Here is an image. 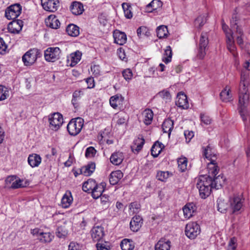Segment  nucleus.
<instances>
[{
    "label": "nucleus",
    "instance_id": "f257e3e1",
    "mask_svg": "<svg viewBox=\"0 0 250 250\" xmlns=\"http://www.w3.org/2000/svg\"><path fill=\"white\" fill-rule=\"evenodd\" d=\"M229 204V212L238 214L241 212L244 206V199L241 195L234 194L230 196L228 200Z\"/></svg>",
    "mask_w": 250,
    "mask_h": 250
},
{
    "label": "nucleus",
    "instance_id": "f03ea898",
    "mask_svg": "<svg viewBox=\"0 0 250 250\" xmlns=\"http://www.w3.org/2000/svg\"><path fill=\"white\" fill-rule=\"evenodd\" d=\"M222 26L223 30L226 34L228 49L234 57H236L238 56V53L236 50L233 33L224 21H222Z\"/></svg>",
    "mask_w": 250,
    "mask_h": 250
},
{
    "label": "nucleus",
    "instance_id": "7ed1b4c3",
    "mask_svg": "<svg viewBox=\"0 0 250 250\" xmlns=\"http://www.w3.org/2000/svg\"><path fill=\"white\" fill-rule=\"evenodd\" d=\"M42 56L41 51L33 48L27 51L22 57V61L25 66H31L36 61L37 58Z\"/></svg>",
    "mask_w": 250,
    "mask_h": 250
},
{
    "label": "nucleus",
    "instance_id": "20e7f679",
    "mask_svg": "<svg viewBox=\"0 0 250 250\" xmlns=\"http://www.w3.org/2000/svg\"><path fill=\"white\" fill-rule=\"evenodd\" d=\"M84 120L80 117L72 119L68 124L67 130L70 135L76 136L82 130L83 126Z\"/></svg>",
    "mask_w": 250,
    "mask_h": 250
},
{
    "label": "nucleus",
    "instance_id": "39448f33",
    "mask_svg": "<svg viewBox=\"0 0 250 250\" xmlns=\"http://www.w3.org/2000/svg\"><path fill=\"white\" fill-rule=\"evenodd\" d=\"M48 122L49 128L51 130L57 131L63 124V117L60 113H54L48 116Z\"/></svg>",
    "mask_w": 250,
    "mask_h": 250
},
{
    "label": "nucleus",
    "instance_id": "423d86ee",
    "mask_svg": "<svg viewBox=\"0 0 250 250\" xmlns=\"http://www.w3.org/2000/svg\"><path fill=\"white\" fill-rule=\"evenodd\" d=\"M201 232L200 226L194 222L188 223L185 228V234L189 239H195Z\"/></svg>",
    "mask_w": 250,
    "mask_h": 250
},
{
    "label": "nucleus",
    "instance_id": "0eeeda50",
    "mask_svg": "<svg viewBox=\"0 0 250 250\" xmlns=\"http://www.w3.org/2000/svg\"><path fill=\"white\" fill-rule=\"evenodd\" d=\"M208 43V38L207 33H202L200 37L199 46L196 54L197 59L203 60L205 58Z\"/></svg>",
    "mask_w": 250,
    "mask_h": 250
},
{
    "label": "nucleus",
    "instance_id": "6e6552de",
    "mask_svg": "<svg viewBox=\"0 0 250 250\" xmlns=\"http://www.w3.org/2000/svg\"><path fill=\"white\" fill-rule=\"evenodd\" d=\"M61 52L58 47H48L44 52L45 60L49 62H54L60 59Z\"/></svg>",
    "mask_w": 250,
    "mask_h": 250
},
{
    "label": "nucleus",
    "instance_id": "1a4fd4ad",
    "mask_svg": "<svg viewBox=\"0 0 250 250\" xmlns=\"http://www.w3.org/2000/svg\"><path fill=\"white\" fill-rule=\"evenodd\" d=\"M237 21L238 17L237 15L235 14H233L230 21V26L232 28L236 29V33L238 34L236 38V42L237 44L242 47L243 45V39L242 38L243 31L241 27L238 25Z\"/></svg>",
    "mask_w": 250,
    "mask_h": 250
},
{
    "label": "nucleus",
    "instance_id": "9d476101",
    "mask_svg": "<svg viewBox=\"0 0 250 250\" xmlns=\"http://www.w3.org/2000/svg\"><path fill=\"white\" fill-rule=\"evenodd\" d=\"M249 84V73L247 71L242 70L240 74L239 93H248V87Z\"/></svg>",
    "mask_w": 250,
    "mask_h": 250
},
{
    "label": "nucleus",
    "instance_id": "9b49d317",
    "mask_svg": "<svg viewBox=\"0 0 250 250\" xmlns=\"http://www.w3.org/2000/svg\"><path fill=\"white\" fill-rule=\"evenodd\" d=\"M21 11V6L20 4H13L6 8L5 16L9 20H15L20 15Z\"/></svg>",
    "mask_w": 250,
    "mask_h": 250
},
{
    "label": "nucleus",
    "instance_id": "f8f14e48",
    "mask_svg": "<svg viewBox=\"0 0 250 250\" xmlns=\"http://www.w3.org/2000/svg\"><path fill=\"white\" fill-rule=\"evenodd\" d=\"M43 8L48 12H54L59 7V0H41Z\"/></svg>",
    "mask_w": 250,
    "mask_h": 250
},
{
    "label": "nucleus",
    "instance_id": "ddd939ff",
    "mask_svg": "<svg viewBox=\"0 0 250 250\" xmlns=\"http://www.w3.org/2000/svg\"><path fill=\"white\" fill-rule=\"evenodd\" d=\"M90 233L93 240L95 242L99 241L104 235V228L101 226H94L91 229Z\"/></svg>",
    "mask_w": 250,
    "mask_h": 250
},
{
    "label": "nucleus",
    "instance_id": "4468645a",
    "mask_svg": "<svg viewBox=\"0 0 250 250\" xmlns=\"http://www.w3.org/2000/svg\"><path fill=\"white\" fill-rule=\"evenodd\" d=\"M175 104L178 107L182 109H186L189 107L187 97L185 93L182 92L177 94Z\"/></svg>",
    "mask_w": 250,
    "mask_h": 250
},
{
    "label": "nucleus",
    "instance_id": "2eb2a0df",
    "mask_svg": "<svg viewBox=\"0 0 250 250\" xmlns=\"http://www.w3.org/2000/svg\"><path fill=\"white\" fill-rule=\"evenodd\" d=\"M23 21L21 20H14L10 22L8 26L7 29L10 33L18 34L22 29Z\"/></svg>",
    "mask_w": 250,
    "mask_h": 250
},
{
    "label": "nucleus",
    "instance_id": "dca6fc26",
    "mask_svg": "<svg viewBox=\"0 0 250 250\" xmlns=\"http://www.w3.org/2000/svg\"><path fill=\"white\" fill-rule=\"evenodd\" d=\"M197 207L193 203L187 204L183 208V211L184 217L188 219L192 217L196 213Z\"/></svg>",
    "mask_w": 250,
    "mask_h": 250
},
{
    "label": "nucleus",
    "instance_id": "f3484780",
    "mask_svg": "<svg viewBox=\"0 0 250 250\" xmlns=\"http://www.w3.org/2000/svg\"><path fill=\"white\" fill-rule=\"evenodd\" d=\"M215 162V160H211L210 162L208 163V175L207 176L210 179L216 176L219 171V168Z\"/></svg>",
    "mask_w": 250,
    "mask_h": 250
},
{
    "label": "nucleus",
    "instance_id": "a211bd4d",
    "mask_svg": "<svg viewBox=\"0 0 250 250\" xmlns=\"http://www.w3.org/2000/svg\"><path fill=\"white\" fill-rule=\"evenodd\" d=\"M113 36L114 42L117 44L122 45L126 42L127 37L124 32L116 30L113 32Z\"/></svg>",
    "mask_w": 250,
    "mask_h": 250
},
{
    "label": "nucleus",
    "instance_id": "6ab92c4d",
    "mask_svg": "<svg viewBox=\"0 0 250 250\" xmlns=\"http://www.w3.org/2000/svg\"><path fill=\"white\" fill-rule=\"evenodd\" d=\"M125 156L124 153L120 151H116L113 153L110 157V162L115 166H119L122 164Z\"/></svg>",
    "mask_w": 250,
    "mask_h": 250
},
{
    "label": "nucleus",
    "instance_id": "aec40b11",
    "mask_svg": "<svg viewBox=\"0 0 250 250\" xmlns=\"http://www.w3.org/2000/svg\"><path fill=\"white\" fill-rule=\"evenodd\" d=\"M144 144L145 139L142 136L135 139L131 146L132 152L134 153H138L142 149Z\"/></svg>",
    "mask_w": 250,
    "mask_h": 250
},
{
    "label": "nucleus",
    "instance_id": "412c9836",
    "mask_svg": "<svg viewBox=\"0 0 250 250\" xmlns=\"http://www.w3.org/2000/svg\"><path fill=\"white\" fill-rule=\"evenodd\" d=\"M28 163L32 167H36L39 166L42 162V158L40 155L32 153L28 157Z\"/></svg>",
    "mask_w": 250,
    "mask_h": 250
},
{
    "label": "nucleus",
    "instance_id": "4be33fe9",
    "mask_svg": "<svg viewBox=\"0 0 250 250\" xmlns=\"http://www.w3.org/2000/svg\"><path fill=\"white\" fill-rule=\"evenodd\" d=\"M143 224V219L140 216H134L130 222V229L134 232L137 231L141 227Z\"/></svg>",
    "mask_w": 250,
    "mask_h": 250
},
{
    "label": "nucleus",
    "instance_id": "5701e85b",
    "mask_svg": "<svg viewBox=\"0 0 250 250\" xmlns=\"http://www.w3.org/2000/svg\"><path fill=\"white\" fill-rule=\"evenodd\" d=\"M171 242L167 239H161L155 246V250H170Z\"/></svg>",
    "mask_w": 250,
    "mask_h": 250
},
{
    "label": "nucleus",
    "instance_id": "b1692460",
    "mask_svg": "<svg viewBox=\"0 0 250 250\" xmlns=\"http://www.w3.org/2000/svg\"><path fill=\"white\" fill-rule=\"evenodd\" d=\"M239 114L245 125L248 126L250 123V112L247 107L238 108Z\"/></svg>",
    "mask_w": 250,
    "mask_h": 250
},
{
    "label": "nucleus",
    "instance_id": "393cba45",
    "mask_svg": "<svg viewBox=\"0 0 250 250\" xmlns=\"http://www.w3.org/2000/svg\"><path fill=\"white\" fill-rule=\"evenodd\" d=\"M71 12L75 15H79L82 14L84 11L83 4L78 1L73 2L70 7Z\"/></svg>",
    "mask_w": 250,
    "mask_h": 250
},
{
    "label": "nucleus",
    "instance_id": "a878e982",
    "mask_svg": "<svg viewBox=\"0 0 250 250\" xmlns=\"http://www.w3.org/2000/svg\"><path fill=\"white\" fill-rule=\"evenodd\" d=\"M106 184L104 182H102L98 185L96 187L91 191L92 197L94 199H98L101 197L104 190Z\"/></svg>",
    "mask_w": 250,
    "mask_h": 250
},
{
    "label": "nucleus",
    "instance_id": "bb28decb",
    "mask_svg": "<svg viewBox=\"0 0 250 250\" xmlns=\"http://www.w3.org/2000/svg\"><path fill=\"white\" fill-rule=\"evenodd\" d=\"M221 99L225 102H228L232 100V95L231 93L230 87L227 85L220 94Z\"/></svg>",
    "mask_w": 250,
    "mask_h": 250
},
{
    "label": "nucleus",
    "instance_id": "cd10ccee",
    "mask_svg": "<svg viewBox=\"0 0 250 250\" xmlns=\"http://www.w3.org/2000/svg\"><path fill=\"white\" fill-rule=\"evenodd\" d=\"M45 24L47 26L52 29H57L60 25L59 20L54 15L49 16L45 20Z\"/></svg>",
    "mask_w": 250,
    "mask_h": 250
},
{
    "label": "nucleus",
    "instance_id": "c85d7f7f",
    "mask_svg": "<svg viewBox=\"0 0 250 250\" xmlns=\"http://www.w3.org/2000/svg\"><path fill=\"white\" fill-rule=\"evenodd\" d=\"M72 201L73 197L71 192L69 191H67L62 198V207L63 208H68L72 204Z\"/></svg>",
    "mask_w": 250,
    "mask_h": 250
},
{
    "label": "nucleus",
    "instance_id": "c756f323",
    "mask_svg": "<svg viewBox=\"0 0 250 250\" xmlns=\"http://www.w3.org/2000/svg\"><path fill=\"white\" fill-rule=\"evenodd\" d=\"M211 186V179L207 177L206 175H201L197 179L196 187L197 188H201V187Z\"/></svg>",
    "mask_w": 250,
    "mask_h": 250
},
{
    "label": "nucleus",
    "instance_id": "7c9ffc66",
    "mask_svg": "<svg viewBox=\"0 0 250 250\" xmlns=\"http://www.w3.org/2000/svg\"><path fill=\"white\" fill-rule=\"evenodd\" d=\"M123 177V173L121 170H118L113 171L110 173L109 177V182L110 184L115 185L117 184L118 182Z\"/></svg>",
    "mask_w": 250,
    "mask_h": 250
},
{
    "label": "nucleus",
    "instance_id": "2f4dec72",
    "mask_svg": "<svg viewBox=\"0 0 250 250\" xmlns=\"http://www.w3.org/2000/svg\"><path fill=\"white\" fill-rule=\"evenodd\" d=\"M82 53L79 51H76L71 53L68 57L67 60L70 62V65L72 67L75 66L81 60Z\"/></svg>",
    "mask_w": 250,
    "mask_h": 250
},
{
    "label": "nucleus",
    "instance_id": "473e14b6",
    "mask_svg": "<svg viewBox=\"0 0 250 250\" xmlns=\"http://www.w3.org/2000/svg\"><path fill=\"white\" fill-rule=\"evenodd\" d=\"M124 98L121 94H118L110 97L109 103L111 107L114 109L117 108L119 104L122 103Z\"/></svg>",
    "mask_w": 250,
    "mask_h": 250
},
{
    "label": "nucleus",
    "instance_id": "72a5a7b5",
    "mask_svg": "<svg viewBox=\"0 0 250 250\" xmlns=\"http://www.w3.org/2000/svg\"><path fill=\"white\" fill-rule=\"evenodd\" d=\"M249 103V93H239L238 108L247 107Z\"/></svg>",
    "mask_w": 250,
    "mask_h": 250
},
{
    "label": "nucleus",
    "instance_id": "f704fd0d",
    "mask_svg": "<svg viewBox=\"0 0 250 250\" xmlns=\"http://www.w3.org/2000/svg\"><path fill=\"white\" fill-rule=\"evenodd\" d=\"M162 6V2L160 0H153L148 4L146 8L145 11L146 12L150 13L156 10Z\"/></svg>",
    "mask_w": 250,
    "mask_h": 250
},
{
    "label": "nucleus",
    "instance_id": "c9c22d12",
    "mask_svg": "<svg viewBox=\"0 0 250 250\" xmlns=\"http://www.w3.org/2000/svg\"><path fill=\"white\" fill-rule=\"evenodd\" d=\"M95 169V165L93 163H90L87 165L82 167L80 171L81 174L86 176H90L94 171Z\"/></svg>",
    "mask_w": 250,
    "mask_h": 250
},
{
    "label": "nucleus",
    "instance_id": "e433bc0d",
    "mask_svg": "<svg viewBox=\"0 0 250 250\" xmlns=\"http://www.w3.org/2000/svg\"><path fill=\"white\" fill-rule=\"evenodd\" d=\"M143 122L146 125L151 124L153 118V112L150 109H145L142 113Z\"/></svg>",
    "mask_w": 250,
    "mask_h": 250
},
{
    "label": "nucleus",
    "instance_id": "4c0bfd02",
    "mask_svg": "<svg viewBox=\"0 0 250 250\" xmlns=\"http://www.w3.org/2000/svg\"><path fill=\"white\" fill-rule=\"evenodd\" d=\"M97 185L95 180L89 179L83 184V190L85 192H91Z\"/></svg>",
    "mask_w": 250,
    "mask_h": 250
},
{
    "label": "nucleus",
    "instance_id": "58836bf2",
    "mask_svg": "<svg viewBox=\"0 0 250 250\" xmlns=\"http://www.w3.org/2000/svg\"><path fill=\"white\" fill-rule=\"evenodd\" d=\"M208 13H204L199 15L195 20L194 25L197 28H200L206 22Z\"/></svg>",
    "mask_w": 250,
    "mask_h": 250
},
{
    "label": "nucleus",
    "instance_id": "ea45409f",
    "mask_svg": "<svg viewBox=\"0 0 250 250\" xmlns=\"http://www.w3.org/2000/svg\"><path fill=\"white\" fill-rule=\"evenodd\" d=\"M218 210L221 213H225L227 210L229 211V204L221 198L217 200Z\"/></svg>",
    "mask_w": 250,
    "mask_h": 250
},
{
    "label": "nucleus",
    "instance_id": "a19ab883",
    "mask_svg": "<svg viewBox=\"0 0 250 250\" xmlns=\"http://www.w3.org/2000/svg\"><path fill=\"white\" fill-rule=\"evenodd\" d=\"M173 128V122L170 119H166L163 123L162 129L164 133H168V135Z\"/></svg>",
    "mask_w": 250,
    "mask_h": 250
},
{
    "label": "nucleus",
    "instance_id": "79ce46f5",
    "mask_svg": "<svg viewBox=\"0 0 250 250\" xmlns=\"http://www.w3.org/2000/svg\"><path fill=\"white\" fill-rule=\"evenodd\" d=\"M120 247L122 250H133L135 245L133 241L124 239L121 241Z\"/></svg>",
    "mask_w": 250,
    "mask_h": 250
},
{
    "label": "nucleus",
    "instance_id": "37998d69",
    "mask_svg": "<svg viewBox=\"0 0 250 250\" xmlns=\"http://www.w3.org/2000/svg\"><path fill=\"white\" fill-rule=\"evenodd\" d=\"M164 146L163 144L160 142H156L152 146L151 152L154 157H157L161 152Z\"/></svg>",
    "mask_w": 250,
    "mask_h": 250
},
{
    "label": "nucleus",
    "instance_id": "c03bdc74",
    "mask_svg": "<svg viewBox=\"0 0 250 250\" xmlns=\"http://www.w3.org/2000/svg\"><path fill=\"white\" fill-rule=\"evenodd\" d=\"M54 238V235L50 232H40L39 241L43 243L51 242Z\"/></svg>",
    "mask_w": 250,
    "mask_h": 250
},
{
    "label": "nucleus",
    "instance_id": "a18cd8bd",
    "mask_svg": "<svg viewBox=\"0 0 250 250\" xmlns=\"http://www.w3.org/2000/svg\"><path fill=\"white\" fill-rule=\"evenodd\" d=\"M66 31L67 34L72 37H77L80 34L79 27L74 24H69L66 27Z\"/></svg>",
    "mask_w": 250,
    "mask_h": 250
},
{
    "label": "nucleus",
    "instance_id": "49530a36",
    "mask_svg": "<svg viewBox=\"0 0 250 250\" xmlns=\"http://www.w3.org/2000/svg\"><path fill=\"white\" fill-rule=\"evenodd\" d=\"M224 178L222 176L218 175L211 178V187L212 188L219 189L221 187L222 183L224 182Z\"/></svg>",
    "mask_w": 250,
    "mask_h": 250
},
{
    "label": "nucleus",
    "instance_id": "de8ad7c7",
    "mask_svg": "<svg viewBox=\"0 0 250 250\" xmlns=\"http://www.w3.org/2000/svg\"><path fill=\"white\" fill-rule=\"evenodd\" d=\"M172 56V49L170 46H167L165 49L162 60L165 63H168L171 61Z\"/></svg>",
    "mask_w": 250,
    "mask_h": 250
},
{
    "label": "nucleus",
    "instance_id": "09e8293b",
    "mask_svg": "<svg viewBox=\"0 0 250 250\" xmlns=\"http://www.w3.org/2000/svg\"><path fill=\"white\" fill-rule=\"evenodd\" d=\"M113 119L118 125H122L125 123L127 116L124 112H120L115 115Z\"/></svg>",
    "mask_w": 250,
    "mask_h": 250
},
{
    "label": "nucleus",
    "instance_id": "8fccbe9b",
    "mask_svg": "<svg viewBox=\"0 0 250 250\" xmlns=\"http://www.w3.org/2000/svg\"><path fill=\"white\" fill-rule=\"evenodd\" d=\"M171 176L172 173L168 171H159L157 172L156 178L159 181L166 182Z\"/></svg>",
    "mask_w": 250,
    "mask_h": 250
},
{
    "label": "nucleus",
    "instance_id": "3c124183",
    "mask_svg": "<svg viewBox=\"0 0 250 250\" xmlns=\"http://www.w3.org/2000/svg\"><path fill=\"white\" fill-rule=\"evenodd\" d=\"M178 168L181 172H184L187 169L188 159L185 157H181L177 160Z\"/></svg>",
    "mask_w": 250,
    "mask_h": 250
},
{
    "label": "nucleus",
    "instance_id": "603ef678",
    "mask_svg": "<svg viewBox=\"0 0 250 250\" xmlns=\"http://www.w3.org/2000/svg\"><path fill=\"white\" fill-rule=\"evenodd\" d=\"M68 234V231L65 226H58L56 231V236L59 238H65Z\"/></svg>",
    "mask_w": 250,
    "mask_h": 250
},
{
    "label": "nucleus",
    "instance_id": "864d4df0",
    "mask_svg": "<svg viewBox=\"0 0 250 250\" xmlns=\"http://www.w3.org/2000/svg\"><path fill=\"white\" fill-rule=\"evenodd\" d=\"M156 33L159 38H163L167 36L168 32L166 26L161 25L157 27Z\"/></svg>",
    "mask_w": 250,
    "mask_h": 250
},
{
    "label": "nucleus",
    "instance_id": "5fc2aeb1",
    "mask_svg": "<svg viewBox=\"0 0 250 250\" xmlns=\"http://www.w3.org/2000/svg\"><path fill=\"white\" fill-rule=\"evenodd\" d=\"M211 186H208L201 187V188H198L200 196L202 198L205 199L208 196L210 193Z\"/></svg>",
    "mask_w": 250,
    "mask_h": 250
},
{
    "label": "nucleus",
    "instance_id": "6e6d98bb",
    "mask_svg": "<svg viewBox=\"0 0 250 250\" xmlns=\"http://www.w3.org/2000/svg\"><path fill=\"white\" fill-rule=\"evenodd\" d=\"M158 96L161 97L166 103L170 102L171 96L169 92L167 89H164L158 93Z\"/></svg>",
    "mask_w": 250,
    "mask_h": 250
},
{
    "label": "nucleus",
    "instance_id": "4d7b16f0",
    "mask_svg": "<svg viewBox=\"0 0 250 250\" xmlns=\"http://www.w3.org/2000/svg\"><path fill=\"white\" fill-rule=\"evenodd\" d=\"M203 153L205 158L209 160V162H210L211 160H215L216 156L215 154H212L211 149L209 146H208L207 148H205Z\"/></svg>",
    "mask_w": 250,
    "mask_h": 250
},
{
    "label": "nucleus",
    "instance_id": "13d9d810",
    "mask_svg": "<svg viewBox=\"0 0 250 250\" xmlns=\"http://www.w3.org/2000/svg\"><path fill=\"white\" fill-rule=\"evenodd\" d=\"M9 95V91L6 87L0 85V101L7 99Z\"/></svg>",
    "mask_w": 250,
    "mask_h": 250
},
{
    "label": "nucleus",
    "instance_id": "bf43d9fd",
    "mask_svg": "<svg viewBox=\"0 0 250 250\" xmlns=\"http://www.w3.org/2000/svg\"><path fill=\"white\" fill-rule=\"evenodd\" d=\"M122 7L125 17L127 19L131 18L132 17V13L131 11V6L126 3H123L122 4Z\"/></svg>",
    "mask_w": 250,
    "mask_h": 250
},
{
    "label": "nucleus",
    "instance_id": "052dcab7",
    "mask_svg": "<svg viewBox=\"0 0 250 250\" xmlns=\"http://www.w3.org/2000/svg\"><path fill=\"white\" fill-rule=\"evenodd\" d=\"M25 186L26 184H23V181L16 177L15 180L14 181L13 185L10 186V188L13 189H16L23 188Z\"/></svg>",
    "mask_w": 250,
    "mask_h": 250
},
{
    "label": "nucleus",
    "instance_id": "680f3d73",
    "mask_svg": "<svg viewBox=\"0 0 250 250\" xmlns=\"http://www.w3.org/2000/svg\"><path fill=\"white\" fill-rule=\"evenodd\" d=\"M137 33L138 36L141 38L143 36H148L149 32L146 26H141L137 29Z\"/></svg>",
    "mask_w": 250,
    "mask_h": 250
},
{
    "label": "nucleus",
    "instance_id": "e2e57ef3",
    "mask_svg": "<svg viewBox=\"0 0 250 250\" xmlns=\"http://www.w3.org/2000/svg\"><path fill=\"white\" fill-rule=\"evenodd\" d=\"M123 76L126 81H129L132 79L133 73L131 69H126L122 72Z\"/></svg>",
    "mask_w": 250,
    "mask_h": 250
},
{
    "label": "nucleus",
    "instance_id": "0e129e2a",
    "mask_svg": "<svg viewBox=\"0 0 250 250\" xmlns=\"http://www.w3.org/2000/svg\"><path fill=\"white\" fill-rule=\"evenodd\" d=\"M96 152L95 149L92 146L87 148L85 153V156L87 158H91L93 157Z\"/></svg>",
    "mask_w": 250,
    "mask_h": 250
},
{
    "label": "nucleus",
    "instance_id": "69168bd1",
    "mask_svg": "<svg viewBox=\"0 0 250 250\" xmlns=\"http://www.w3.org/2000/svg\"><path fill=\"white\" fill-rule=\"evenodd\" d=\"M237 245L236 239L235 237L231 238L229 242L227 250H235Z\"/></svg>",
    "mask_w": 250,
    "mask_h": 250
},
{
    "label": "nucleus",
    "instance_id": "338daca9",
    "mask_svg": "<svg viewBox=\"0 0 250 250\" xmlns=\"http://www.w3.org/2000/svg\"><path fill=\"white\" fill-rule=\"evenodd\" d=\"M82 248V246L76 242H71L68 245V250H81Z\"/></svg>",
    "mask_w": 250,
    "mask_h": 250
},
{
    "label": "nucleus",
    "instance_id": "774afa93",
    "mask_svg": "<svg viewBox=\"0 0 250 250\" xmlns=\"http://www.w3.org/2000/svg\"><path fill=\"white\" fill-rule=\"evenodd\" d=\"M200 119L201 122L206 125H209L211 122V120L209 117L204 113H201Z\"/></svg>",
    "mask_w": 250,
    "mask_h": 250
}]
</instances>
